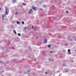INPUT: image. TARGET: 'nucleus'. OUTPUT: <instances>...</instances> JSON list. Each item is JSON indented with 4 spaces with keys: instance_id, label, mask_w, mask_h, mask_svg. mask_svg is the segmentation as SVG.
Listing matches in <instances>:
<instances>
[{
    "instance_id": "f257e3e1",
    "label": "nucleus",
    "mask_w": 76,
    "mask_h": 76,
    "mask_svg": "<svg viewBox=\"0 0 76 76\" xmlns=\"http://www.w3.org/2000/svg\"><path fill=\"white\" fill-rule=\"evenodd\" d=\"M5 9L6 10L5 14V15H7L9 14V12L8 11H7V9H8V8L6 7H5Z\"/></svg>"
},
{
    "instance_id": "f03ea898",
    "label": "nucleus",
    "mask_w": 76,
    "mask_h": 76,
    "mask_svg": "<svg viewBox=\"0 0 76 76\" xmlns=\"http://www.w3.org/2000/svg\"><path fill=\"white\" fill-rule=\"evenodd\" d=\"M32 8L33 9V10H35V11H36V10H37V7H32Z\"/></svg>"
},
{
    "instance_id": "7ed1b4c3",
    "label": "nucleus",
    "mask_w": 76,
    "mask_h": 76,
    "mask_svg": "<svg viewBox=\"0 0 76 76\" xmlns=\"http://www.w3.org/2000/svg\"><path fill=\"white\" fill-rule=\"evenodd\" d=\"M43 43L44 44H47V39H45L43 41Z\"/></svg>"
},
{
    "instance_id": "20e7f679",
    "label": "nucleus",
    "mask_w": 76,
    "mask_h": 76,
    "mask_svg": "<svg viewBox=\"0 0 76 76\" xmlns=\"http://www.w3.org/2000/svg\"><path fill=\"white\" fill-rule=\"evenodd\" d=\"M32 13V9H31L30 10V11L29 12V14H31V13Z\"/></svg>"
},
{
    "instance_id": "39448f33",
    "label": "nucleus",
    "mask_w": 76,
    "mask_h": 76,
    "mask_svg": "<svg viewBox=\"0 0 76 76\" xmlns=\"http://www.w3.org/2000/svg\"><path fill=\"white\" fill-rule=\"evenodd\" d=\"M30 72H31V69H30L29 71H27V74L29 75Z\"/></svg>"
},
{
    "instance_id": "423d86ee",
    "label": "nucleus",
    "mask_w": 76,
    "mask_h": 76,
    "mask_svg": "<svg viewBox=\"0 0 76 76\" xmlns=\"http://www.w3.org/2000/svg\"><path fill=\"white\" fill-rule=\"evenodd\" d=\"M16 0H13L12 1L13 3H16Z\"/></svg>"
},
{
    "instance_id": "0eeeda50",
    "label": "nucleus",
    "mask_w": 76,
    "mask_h": 76,
    "mask_svg": "<svg viewBox=\"0 0 76 76\" xmlns=\"http://www.w3.org/2000/svg\"><path fill=\"white\" fill-rule=\"evenodd\" d=\"M44 2V0H42L41 1H40V4H42V3Z\"/></svg>"
},
{
    "instance_id": "6e6552de",
    "label": "nucleus",
    "mask_w": 76,
    "mask_h": 76,
    "mask_svg": "<svg viewBox=\"0 0 76 76\" xmlns=\"http://www.w3.org/2000/svg\"><path fill=\"white\" fill-rule=\"evenodd\" d=\"M2 18H4L5 17H6V15L5 14H4L2 15Z\"/></svg>"
},
{
    "instance_id": "1a4fd4ad",
    "label": "nucleus",
    "mask_w": 76,
    "mask_h": 76,
    "mask_svg": "<svg viewBox=\"0 0 76 76\" xmlns=\"http://www.w3.org/2000/svg\"><path fill=\"white\" fill-rule=\"evenodd\" d=\"M13 31H14V34H15L16 35V34H17L16 33V31H15V30H14Z\"/></svg>"
},
{
    "instance_id": "9d476101",
    "label": "nucleus",
    "mask_w": 76,
    "mask_h": 76,
    "mask_svg": "<svg viewBox=\"0 0 76 76\" xmlns=\"http://www.w3.org/2000/svg\"><path fill=\"white\" fill-rule=\"evenodd\" d=\"M66 64L65 63H64L63 64V66H64V67H65V66H66Z\"/></svg>"
},
{
    "instance_id": "9b49d317",
    "label": "nucleus",
    "mask_w": 76,
    "mask_h": 76,
    "mask_svg": "<svg viewBox=\"0 0 76 76\" xmlns=\"http://www.w3.org/2000/svg\"><path fill=\"white\" fill-rule=\"evenodd\" d=\"M18 15V12H16L15 13V15Z\"/></svg>"
},
{
    "instance_id": "f8f14e48",
    "label": "nucleus",
    "mask_w": 76,
    "mask_h": 76,
    "mask_svg": "<svg viewBox=\"0 0 76 76\" xmlns=\"http://www.w3.org/2000/svg\"><path fill=\"white\" fill-rule=\"evenodd\" d=\"M68 40H69V41H72V39H71L70 40V39H69L68 38Z\"/></svg>"
},
{
    "instance_id": "ddd939ff",
    "label": "nucleus",
    "mask_w": 76,
    "mask_h": 76,
    "mask_svg": "<svg viewBox=\"0 0 76 76\" xmlns=\"http://www.w3.org/2000/svg\"><path fill=\"white\" fill-rule=\"evenodd\" d=\"M17 23L18 25H19V23H20V22L19 21H17Z\"/></svg>"
},
{
    "instance_id": "4468645a",
    "label": "nucleus",
    "mask_w": 76,
    "mask_h": 76,
    "mask_svg": "<svg viewBox=\"0 0 76 76\" xmlns=\"http://www.w3.org/2000/svg\"><path fill=\"white\" fill-rule=\"evenodd\" d=\"M49 60L50 61H51V62L52 61H53V60H52V59H49Z\"/></svg>"
},
{
    "instance_id": "2eb2a0df",
    "label": "nucleus",
    "mask_w": 76,
    "mask_h": 76,
    "mask_svg": "<svg viewBox=\"0 0 76 76\" xmlns=\"http://www.w3.org/2000/svg\"><path fill=\"white\" fill-rule=\"evenodd\" d=\"M67 72H68V69H66V71H65V73H67Z\"/></svg>"
},
{
    "instance_id": "dca6fc26",
    "label": "nucleus",
    "mask_w": 76,
    "mask_h": 76,
    "mask_svg": "<svg viewBox=\"0 0 76 76\" xmlns=\"http://www.w3.org/2000/svg\"><path fill=\"white\" fill-rule=\"evenodd\" d=\"M22 5H23V6H26V4H24V3H23L22 4Z\"/></svg>"
},
{
    "instance_id": "f3484780",
    "label": "nucleus",
    "mask_w": 76,
    "mask_h": 76,
    "mask_svg": "<svg viewBox=\"0 0 76 76\" xmlns=\"http://www.w3.org/2000/svg\"><path fill=\"white\" fill-rule=\"evenodd\" d=\"M18 35L20 37L21 35L20 34V33H18Z\"/></svg>"
},
{
    "instance_id": "a211bd4d",
    "label": "nucleus",
    "mask_w": 76,
    "mask_h": 76,
    "mask_svg": "<svg viewBox=\"0 0 76 76\" xmlns=\"http://www.w3.org/2000/svg\"><path fill=\"white\" fill-rule=\"evenodd\" d=\"M70 60H71V62H73V61H74V60H73L71 59Z\"/></svg>"
},
{
    "instance_id": "6ab92c4d",
    "label": "nucleus",
    "mask_w": 76,
    "mask_h": 76,
    "mask_svg": "<svg viewBox=\"0 0 76 76\" xmlns=\"http://www.w3.org/2000/svg\"><path fill=\"white\" fill-rule=\"evenodd\" d=\"M50 47H51V45H48V48H50Z\"/></svg>"
},
{
    "instance_id": "aec40b11",
    "label": "nucleus",
    "mask_w": 76,
    "mask_h": 76,
    "mask_svg": "<svg viewBox=\"0 0 76 76\" xmlns=\"http://www.w3.org/2000/svg\"><path fill=\"white\" fill-rule=\"evenodd\" d=\"M26 28H27L26 27H25L24 28V30H25V31L26 30Z\"/></svg>"
},
{
    "instance_id": "412c9836",
    "label": "nucleus",
    "mask_w": 76,
    "mask_h": 76,
    "mask_svg": "<svg viewBox=\"0 0 76 76\" xmlns=\"http://www.w3.org/2000/svg\"><path fill=\"white\" fill-rule=\"evenodd\" d=\"M43 7H46V5H43Z\"/></svg>"
},
{
    "instance_id": "4be33fe9",
    "label": "nucleus",
    "mask_w": 76,
    "mask_h": 76,
    "mask_svg": "<svg viewBox=\"0 0 76 76\" xmlns=\"http://www.w3.org/2000/svg\"><path fill=\"white\" fill-rule=\"evenodd\" d=\"M70 49H68V52H70Z\"/></svg>"
},
{
    "instance_id": "5701e85b",
    "label": "nucleus",
    "mask_w": 76,
    "mask_h": 76,
    "mask_svg": "<svg viewBox=\"0 0 76 76\" xmlns=\"http://www.w3.org/2000/svg\"><path fill=\"white\" fill-rule=\"evenodd\" d=\"M22 24H24L25 23V22L23 21L22 22Z\"/></svg>"
},
{
    "instance_id": "b1692460",
    "label": "nucleus",
    "mask_w": 76,
    "mask_h": 76,
    "mask_svg": "<svg viewBox=\"0 0 76 76\" xmlns=\"http://www.w3.org/2000/svg\"><path fill=\"white\" fill-rule=\"evenodd\" d=\"M53 52H54L53 51H51L50 52V53H53Z\"/></svg>"
},
{
    "instance_id": "393cba45",
    "label": "nucleus",
    "mask_w": 76,
    "mask_h": 76,
    "mask_svg": "<svg viewBox=\"0 0 76 76\" xmlns=\"http://www.w3.org/2000/svg\"><path fill=\"white\" fill-rule=\"evenodd\" d=\"M65 45L67 46V43H65Z\"/></svg>"
},
{
    "instance_id": "a878e982",
    "label": "nucleus",
    "mask_w": 76,
    "mask_h": 76,
    "mask_svg": "<svg viewBox=\"0 0 76 76\" xmlns=\"http://www.w3.org/2000/svg\"><path fill=\"white\" fill-rule=\"evenodd\" d=\"M66 13H69V12H68L67 11H66Z\"/></svg>"
},
{
    "instance_id": "bb28decb",
    "label": "nucleus",
    "mask_w": 76,
    "mask_h": 76,
    "mask_svg": "<svg viewBox=\"0 0 76 76\" xmlns=\"http://www.w3.org/2000/svg\"><path fill=\"white\" fill-rule=\"evenodd\" d=\"M45 74L47 75V74H48V73H47V72H45Z\"/></svg>"
},
{
    "instance_id": "cd10ccee",
    "label": "nucleus",
    "mask_w": 76,
    "mask_h": 76,
    "mask_svg": "<svg viewBox=\"0 0 76 76\" xmlns=\"http://www.w3.org/2000/svg\"><path fill=\"white\" fill-rule=\"evenodd\" d=\"M32 28L33 29H34V27L33 26H32Z\"/></svg>"
},
{
    "instance_id": "c85d7f7f",
    "label": "nucleus",
    "mask_w": 76,
    "mask_h": 76,
    "mask_svg": "<svg viewBox=\"0 0 76 76\" xmlns=\"http://www.w3.org/2000/svg\"><path fill=\"white\" fill-rule=\"evenodd\" d=\"M69 54H71V52H69Z\"/></svg>"
},
{
    "instance_id": "c756f323",
    "label": "nucleus",
    "mask_w": 76,
    "mask_h": 76,
    "mask_svg": "<svg viewBox=\"0 0 76 76\" xmlns=\"http://www.w3.org/2000/svg\"><path fill=\"white\" fill-rule=\"evenodd\" d=\"M28 48H29V49H31V47H30V46L28 47Z\"/></svg>"
},
{
    "instance_id": "7c9ffc66",
    "label": "nucleus",
    "mask_w": 76,
    "mask_h": 76,
    "mask_svg": "<svg viewBox=\"0 0 76 76\" xmlns=\"http://www.w3.org/2000/svg\"><path fill=\"white\" fill-rule=\"evenodd\" d=\"M0 63H2V61H1L0 60Z\"/></svg>"
},
{
    "instance_id": "2f4dec72",
    "label": "nucleus",
    "mask_w": 76,
    "mask_h": 76,
    "mask_svg": "<svg viewBox=\"0 0 76 76\" xmlns=\"http://www.w3.org/2000/svg\"><path fill=\"white\" fill-rule=\"evenodd\" d=\"M74 39L75 41H76V39L74 38Z\"/></svg>"
},
{
    "instance_id": "473e14b6",
    "label": "nucleus",
    "mask_w": 76,
    "mask_h": 76,
    "mask_svg": "<svg viewBox=\"0 0 76 76\" xmlns=\"http://www.w3.org/2000/svg\"><path fill=\"white\" fill-rule=\"evenodd\" d=\"M6 62H7V64L8 62H9V61H6Z\"/></svg>"
},
{
    "instance_id": "72a5a7b5",
    "label": "nucleus",
    "mask_w": 76,
    "mask_h": 76,
    "mask_svg": "<svg viewBox=\"0 0 76 76\" xmlns=\"http://www.w3.org/2000/svg\"><path fill=\"white\" fill-rule=\"evenodd\" d=\"M4 18H2V20H4Z\"/></svg>"
},
{
    "instance_id": "f704fd0d",
    "label": "nucleus",
    "mask_w": 76,
    "mask_h": 76,
    "mask_svg": "<svg viewBox=\"0 0 76 76\" xmlns=\"http://www.w3.org/2000/svg\"><path fill=\"white\" fill-rule=\"evenodd\" d=\"M14 61H16V59H15Z\"/></svg>"
},
{
    "instance_id": "c9c22d12",
    "label": "nucleus",
    "mask_w": 76,
    "mask_h": 76,
    "mask_svg": "<svg viewBox=\"0 0 76 76\" xmlns=\"http://www.w3.org/2000/svg\"><path fill=\"white\" fill-rule=\"evenodd\" d=\"M1 10V9L0 8V10Z\"/></svg>"
},
{
    "instance_id": "e433bc0d",
    "label": "nucleus",
    "mask_w": 76,
    "mask_h": 76,
    "mask_svg": "<svg viewBox=\"0 0 76 76\" xmlns=\"http://www.w3.org/2000/svg\"><path fill=\"white\" fill-rule=\"evenodd\" d=\"M32 0H30V1H32Z\"/></svg>"
},
{
    "instance_id": "4c0bfd02",
    "label": "nucleus",
    "mask_w": 76,
    "mask_h": 76,
    "mask_svg": "<svg viewBox=\"0 0 76 76\" xmlns=\"http://www.w3.org/2000/svg\"><path fill=\"white\" fill-rule=\"evenodd\" d=\"M55 17H54V18H53V19H55Z\"/></svg>"
},
{
    "instance_id": "58836bf2",
    "label": "nucleus",
    "mask_w": 76,
    "mask_h": 76,
    "mask_svg": "<svg viewBox=\"0 0 76 76\" xmlns=\"http://www.w3.org/2000/svg\"><path fill=\"white\" fill-rule=\"evenodd\" d=\"M75 51H76V50H75Z\"/></svg>"
},
{
    "instance_id": "ea45409f",
    "label": "nucleus",
    "mask_w": 76,
    "mask_h": 76,
    "mask_svg": "<svg viewBox=\"0 0 76 76\" xmlns=\"http://www.w3.org/2000/svg\"><path fill=\"white\" fill-rule=\"evenodd\" d=\"M20 73H21V72H20Z\"/></svg>"
}]
</instances>
